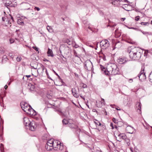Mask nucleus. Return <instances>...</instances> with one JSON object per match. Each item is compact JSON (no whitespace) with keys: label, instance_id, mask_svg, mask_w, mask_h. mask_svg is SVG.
Returning a JSON list of instances; mask_svg holds the SVG:
<instances>
[{"label":"nucleus","instance_id":"3c124183","mask_svg":"<svg viewBox=\"0 0 152 152\" xmlns=\"http://www.w3.org/2000/svg\"><path fill=\"white\" fill-rule=\"evenodd\" d=\"M123 0H112V1H113V2H114L115 1H122Z\"/></svg>","mask_w":152,"mask_h":152},{"label":"nucleus","instance_id":"a18cd8bd","mask_svg":"<svg viewBox=\"0 0 152 152\" xmlns=\"http://www.w3.org/2000/svg\"><path fill=\"white\" fill-rule=\"evenodd\" d=\"M127 42L129 43L132 44H133L134 43V42L133 41H128Z\"/></svg>","mask_w":152,"mask_h":152},{"label":"nucleus","instance_id":"f257e3e1","mask_svg":"<svg viewBox=\"0 0 152 152\" xmlns=\"http://www.w3.org/2000/svg\"><path fill=\"white\" fill-rule=\"evenodd\" d=\"M101 68L104 72V73L107 75H114L119 74V69L115 64L111 63L109 64L106 69L102 66Z\"/></svg>","mask_w":152,"mask_h":152},{"label":"nucleus","instance_id":"13d9d810","mask_svg":"<svg viewBox=\"0 0 152 152\" xmlns=\"http://www.w3.org/2000/svg\"><path fill=\"white\" fill-rule=\"evenodd\" d=\"M4 88L5 89H6L8 88V86L6 85L4 86Z\"/></svg>","mask_w":152,"mask_h":152},{"label":"nucleus","instance_id":"a878e982","mask_svg":"<svg viewBox=\"0 0 152 152\" xmlns=\"http://www.w3.org/2000/svg\"><path fill=\"white\" fill-rule=\"evenodd\" d=\"M75 130L76 133L77 134V136H79L80 133L81 131V129L77 128V129H75Z\"/></svg>","mask_w":152,"mask_h":152},{"label":"nucleus","instance_id":"0e129e2a","mask_svg":"<svg viewBox=\"0 0 152 152\" xmlns=\"http://www.w3.org/2000/svg\"><path fill=\"white\" fill-rule=\"evenodd\" d=\"M142 33L143 34H146V33H147V32H142Z\"/></svg>","mask_w":152,"mask_h":152},{"label":"nucleus","instance_id":"8fccbe9b","mask_svg":"<svg viewBox=\"0 0 152 152\" xmlns=\"http://www.w3.org/2000/svg\"><path fill=\"white\" fill-rule=\"evenodd\" d=\"M129 83H131L133 82V79H129Z\"/></svg>","mask_w":152,"mask_h":152},{"label":"nucleus","instance_id":"a19ab883","mask_svg":"<svg viewBox=\"0 0 152 152\" xmlns=\"http://www.w3.org/2000/svg\"><path fill=\"white\" fill-rule=\"evenodd\" d=\"M140 19V16H137L135 17V20L136 21H137L139 20Z\"/></svg>","mask_w":152,"mask_h":152},{"label":"nucleus","instance_id":"1a4fd4ad","mask_svg":"<svg viewBox=\"0 0 152 152\" xmlns=\"http://www.w3.org/2000/svg\"><path fill=\"white\" fill-rule=\"evenodd\" d=\"M116 135L118 136V139L117 140L119 142H121L122 139L126 140L127 138L126 135L124 133H118Z\"/></svg>","mask_w":152,"mask_h":152},{"label":"nucleus","instance_id":"052dcab7","mask_svg":"<svg viewBox=\"0 0 152 152\" xmlns=\"http://www.w3.org/2000/svg\"><path fill=\"white\" fill-rule=\"evenodd\" d=\"M53 72H54V73H55V74H56L59 77V76L58 75V74L57 73H56V72L53 70Z\"/></svg>","mask_w":152,"mask_h":152},{"label":"nucleus","instance_id":"bb28decb","mask_svg":"<svg viewBox=\"0 0 152 152\" xmlns=\"http://www.w3.org/2000/svg\"><path fill=\"white\" fill-rule=\"evenodd\" d=\"M62 123L63 124L66 125L67 124L68 125V124H69V120L67 121L66 119H64L62 120Z\"/></svg>","mask_w":152,"mask_h":152},{"label":"nucleus","instance_id":"aec40b11","mask_svg":"<svg viewBox=\"0 0 152 152\" xmlns=\"http://www.w3.org/2000/svg\"><path fill=\"white\" fill-rule=\"evenodd\" d=\"M94 121L96 126H101V123L97 120L94 119Z\"/></svg>","mask_w":152,"mask_h":152},{"label":"nucleus","instance_id":"412c9836","mask_svg":"<svg viewBox=\"0 0 152 152\" xmlns=\"http://www.w3.org/2000/svg\"><path fill=\"white\" fill-rule=\"evenodd\" d=\"M32 80H33L34 84L35 85H37L38 82L37 79L36 78V76H35L34 77H33V78H32Z\"/></svg>","mask_w":152,"mask_h":152},{"label":"nucleus","instance_id":"2eb2a0df","mask_svg":"<svg viewBox=\"0 0 152 152\" xmlns=\"http://www.w3.org/2000/svg\"><path fill=\"white\" fill-rule=\"evenodd\" d=\"M14 2L13 0H7L5 4V6L7 7L8 6L12 7L14 4L13 3Z\"/></svg>","mask_w":152,"mask_h":152},{"label":"nucleus","instance_id":"9d476101","mask_svg":"<svg viewBox=\"0 0 152 152\" xmlns=\"http://www.w3.org/2000/svg\"><path fill=\"white\" fill-rule=\"evenodd\" d=\"M128 61L127 58L124 57H120L118 58L117 61L120 64H123L126 63Z\"/></svg>","mask_w":152,"mask_h":152},{"label":"nucleus","instance_id":"49530a36","mask_svg":"<svg viewBox=\"0 0 152 152\" xmlns=\"http://www.w3.org/2000/svg\"><path fill=\"white\" fill-rule=\"evenodd\" d=\"M47 75L48 77V79L51 80H53L51 79V78L49 76L48 74H47Z\"/></svg>","mask_w":152,"mask_h":152},{"label":"nucleus","instance_id":"4c0bfd02","mask_svg":"<svg viewBox=\"0 0 152 152\" xmlns=\"http://www.w3.org/2000/svg\"><path fill=\"white\" fill-rule=\"evenodd\" d=\"M55 111L56 112H57L58 114L62 113L61 111L59 110H55Z\"/></svg>","mask_w":152,"mask_h":152},{"label":"nucleus","instance_id":"5701e85b","mask_svg":"<svg viewBox=\"0 0 152 152\" xmlns=\"http://www.w3.org/2000/svg\"><path fill=\"white\" fill-rule=\"evenodd\" d=\"M6 22H7V26H8L10 25V24H11L12 23V21L11 20V19H9V15L7 17V18L6 20Z\"/></svg>","mask_w":152,"mask_h":152},{"label":"nucleus","instance_id":"2f4dec72","mask_svg":"<svg viewBox=\"0 0 152 152\" xmlns=\"http://www.w3.org/2000/svg\"><path fill=\"white\" fill-rule=\"evenodd\" d=\"M81 85L83 88H86L87 87V85L84 83H82Z\"/></svg>","mask_w":152,"mask_h":152},{"label":"nucleus","instance_id":"4468645a","mask_svg":"<svg viewBox=\"0 0 152 152\" xmlns=\"http://www.w3.org/2000/svg\"><path fill=\"white\" fill-rule=\"evenodd\" d=\"M55 142L57 146V147H56L58 149H59L60 150H62L64 148L63 144L61 143L59 141L57 140H56V141H55Z\"/></svg>","mask_w":152,"mask_h":152},{"label":"nucleus","instance_id":"423d86ee","mask_svg":"<svg viewBox=\"0 0 152 152\" xmlns=\"http://www.w3.org/2000/svg\"><path fill=\"white\" fill-rule=\"evenodd\" d=\"M100 45L103 47V48L106 49L110 45L109 41L107 39H104L102 40L100 42Z\"/></svg>","mask_w":152,"mask_h":152},{"label":"nucleus","instance_id":"bf43d9fd","mask_svg":"<svg viewBox=\"0 0 152 152\" xmlns=\"http://www.w3.org/2000/svg\"><path fill=\"white\" fill-rule=\"evenodd\" d=\"M92 111L93 112H96V109H93L92 110Z\"/></svg>","mask_w":152,"mask_h":152},{"label":"nucleus","instance_id":"473e14b6","mask_svg":"<svg viewBox=\"0 0 152 152\" xmlns=\"http://www.w3.org/2000/svg\"><path fill=\"white\" fill-rule=\"evenodd\" d=\"M47 30L51 32L52 31V29L50 28V27L49 26H48L47 27Z\"/></svg>","mask_w":152,"mask_h":152},{"label":"nucleus","instance_id":"09e8293b","mask_svg":"<svg viewBox=\"0 0 152 152\" xmlns=\"http://www.w3.org/2000/svg\"><path fill=\"white\" fill-rule=\"evenodd\" d=\"M74 47H75V48H77L79 47V46L78 45L75 44Z\"/></svg>","mask_w":152,"mask_h":152},{"label":"nucleus","instance_id":"864d4df0","mask_svg":"<svg viewBox=\"0 0 152 152\" xmlns=\"http://www.w3.org/2000/svg\"><path fill=\"white\" fill-rule=\"evenodd\" d=\"M6 18L5 17H2V20L3 21H5V20Z\"/></svg>","mask_w":152,"mask_h":152},{"label":"nucleus","instance_id":"c03bdc74","mask_svg":"<svg viewBox=\"0 0 152 152\" xmlns=\"http://www.w3.org/2000/svg\"><path fill=\"white\" fill-rule=\"evenodd\" d=\"M148 50H145V52H144V56H145V55H147L148 53Z\"/></svg>","mask_w":152,"mask_h":152},{"label":"nucleus","instance_id":"f704fd0d","mask_svg":"<svg viewBox=\"0 0 152 152\" xmlns=\"http://www.w3.org/2000/svg\"><path fill=\"white\" fill-rule=\"evenodd\" d=\"M21 59V58L20 57H18L16 58V60L17 61H20Z\"/></svg>","mask_w":152,"mask_h":152},{"label":"nucleus","instance_id":"338daca9","mask_svg":"<svg viewBox=\"0 0 152 152\" xmlns=\"http://www.w3.org/2000/svg\"><path fill=\"white\" fill-rule=\"evenodd\" d=\"M11 83V81H10V82L8 83V85H10V84Z\"/></svg>","mask_w":152,"mask_h":152},{"label":"nucleus","instance_id":"c85d7f7f","mask_svg":"<svg viewBox=\"0 0 152 152\" xmlns=\"http://www.w3.org/2000/svg\"><path fill=\"white\" fill-rule=\"evenodd\" d=\"M34 86L33 85H31L30 87L29 88V90L31 91H33L34 89Z\"/></svg>","mask_w":152,"mask_h":152},{"label":"nucleus","instance_id":"5fc2aeb1","mask_svg":"<svg viewBox=\"0 0 152 152\" xmlns=\"http://www.w3.org/2000/svg\"><path fill=\"white\" fill-rule=\"evenodd\" d=\"M31 67H32V68H34V69H37V66L34 67V66H31Z\"/></svg>","mask_w":152,"mask_h":152},{"label":"nucleus","instance_id":"b1692460","mask_svg":"<svg viewBox=\"0 0 152 152\" xmlns=\"http://www.w3.org/2000/svg\"><path fill=\"white\" fill-rule=\"evenodd\" d=\"M18 24L23 25L24 24L23 21L21 19H18Z\"/></svg>","mask_w":152,"mask_h":152},{"label":"nucleus","instance_id":"603ef678","mask_svg":"<svg viewBox=\"0 0 152 152\" xmlns=\"http://www.w3.org/2000/svg\"><path fill=\"white\" fill-rule=\"evenodd\" d=\"M74 54L76 57H77V53L76 51H74Z\"/></svg>","mask_w":152,"mask_h":152},{"label":"nucleus","instance_id":"680f3d73","mask_svg":"<svg viewBox=\"0 0 152 152\" xmlns=\"http://www.w3.org/2000/svg\"><path fill=\"white\" fill-rule=\"evenodd\" d=\"M35 10L38 11V7H36L35 8Z\"/></svg>","mask_w":152,"mask_h":152},{"label":"nucleus","instance_id":"79ce46f5","mask_svg":"<svg viewBox=\"0 0 152 152\" xmlns=\"http://www.w3.org/2000/svg\"><path fill=\"white\" fill-rule=\"evenodd\" d=\"M48 134H46L45 135V137H44V139H45L46 138H48Z\"/></svg>","mask_w":152,"mask_h":152},{"label":"nucleus","instance_id":"f3484780","mask_svg":"<svg viewBox=\"0 0 152 152\" xmlns=\"http://www.w3.org/2000/svg\"><path fill=\"white\" fill-rule=\"evenodd\" d=\"M72 91L73 95L75 97L77 98L79 97V95L78 93H77V91H76V89L75 88H72Z\"/></svg>","mask_w":152,"mask_h":152},{"label":"nucleus","instance_id":"69168bd1","mask_svg":"<svg viewBox=\"0 0 152 152\" xmlns=\"http://www.w3.org/2000/svg\"><path fill=\"white\" fill-rule=\"evenodd\" d=\"M122 19L123 20V21H124V20H125V19H126V18H122Z\"/></svg>","mask_w":152,"mask_h":152},{"label":"nucleus","instance_id":"7ed1b4c3","mask_svg":"<svg viewBox=\"0 0 152 152\" xmlns=\"http://www.w3.org/2000/svg\"><path fill=\"white\" fill-rule=\"evenodd\" d=\"M85 68L87 71H93L94 68L91 62L89 60H87L84 63Z\"/></svg>","mask_w":152,"mask_h":152},{"label":"nucleus","instance_id":"4be33fe9","mask_svg":"<svg viewBox=\"0 0 152 152\" xmlns=\"http://www.w3.org/2000/svg\"><path fill=\"white\" fill-rule=\"evenodd\" d=\"M141 103L140 102H137L136 105L137 107V108L138 110H139L140 111V110L141 109Z\"/></svg>","mask_w":152,"mask_h":152},{"label":"nucleus","instance_id":"cd10ccee","mask_svg":"<svg viewBox=\"0 0 152 152\" xmlns=\"http://www.w3.org/2000/svg\"><path fill=\"white\" fill-rule=\"evenodd\" d=\"M66 42L69 45H71L72 44V42L68 39H66Z\"/></svg>","mask_w":152,"mask_h":152},{"label":"nucleus","instance_id":"ddd939ff","mask_svg":"<svg viewBox=\"0 0 152 152\" xmlns=\"http://www.w3.org/2000/svg\"><path fill=\"white\" fill-rule=\"evenodd\" d=\"M36 127L35 123L34 121H32L31 122V125H30L28 128H27V129H29L31 131H34Z\"/></svg>","mask_w":152,"mask_h":152},{"label":"nucleus","instance_id":"6e6552de","mask_svg":"<svg viewBox=\"0 0 152 152\" xmlns=\"http://www.w3.org/2000/svg\"><path fill=\"white\" fill-rule=\"evenodd\" d=\"M55 141L54 142L53 139H50L48 140L47 143V145H45L46 148L48 150H50V149L48 148V146L49 147H53L54 146V145L55 144Z\"/></svg>","mask_w":152,"mask_h":152},{"label":"nucleus","instance_id":"58836bf2","mask_svg":"<svg viewBox=\"0 0 152 152\" xmlns=\"http://www.w3.org/2000/svg\"><path fill=\"white\" fill-rule=\"evenodd\" d=\"M101 103L102 104H103L104 105L105 104V102H104V99H101Z\"/></svg>","mask_w":152,"mask_h":152},{"label":"nucleus","instance_id":"a211bd4d","mask_svg":"<svg viewBox=\"0 0 152 152\" xmlns=\"http://www.w3.org/2000/svg\"><path fill=\"white\" fill-rule=\"evenodd\" d=\"M22 4L25 7V9H28L29 8L30 4L27 2H23Z\"/></svg>","mask_w":152,"mask_h":152},{"label":"nucleus","instance_id":"72a5a7b5","mask_svg":"<svg viewBox=\"0 0 152 152\" xmlns=\"http://www.w3.org/2000/svg\"><path fill=\"white\" fill-rule=\"evenodd\" d=\"M3 59H4L5 61H7L8 60V59L7 58V57L6 55H4L3 57Z\"/></svg>","mask_w":152,"mask_h":152},{"label":"nucleus","instance_id":"f03ea898","mask_svg":"<svg viewBox=\"0 0 152 152\" xmlns=\"http://www.w3.org/2000/svg\"><path fill=\"white\" fill-rule=\"evenodd\" d=\"M128 52L130 58L133 60H139L143 53L142 50L137 47H132Z\"/></svg>","mask_w":152,"mask_h":152},{"label":"nucleus","instance_id":"de8ad7c7","mask_svg":"<svg viewBox=\"0 0 152 152\" xmlns=\"http://www.w3.org/2000/svg\"><path fill=\"white\" fill-rule=\"evenodd\" d=\"M110 126L112 127V129H114V127H113V124L112 123H110Z\"/></svg>","mask_w":152,"mask_h":152},{"label":"nucleus","instance_id":"774afa93","mask_svg":"<svg viewBox=\"0 0 152 152\" xmlns=\"http://www.w3.org/2000/svg\"><path fill=\"white\" fill-rule=\"evenodd\" d=\"M116 109L117 110H121V109H118V108H116Z\"/></svg>","mask_w":152,"mask_h":152},{"label":"nucleus","instance_id":"37998d69","mask_svg":"<svg viewBox=\"0 0 152 152\" xmlns=\"http://www.w3.org/2000/svg\"><path fill=\"white\" fill-rule=\"evenodd\" d=\"M33 48L35 50L37 51H38V48L37 47L34 46L33 47Z\"/></svg>","mask_w":152,"mask_h":152},{"label":"nucleus","instance_id":"f8f14e48","mask_svg":"<svg viewBox=\"0 0 152 152\" xmlns=\"http://www.w3.org/2000/svg\"><path fill=\"white\" fill-rule=\"evenodd\" d=\"M135 129L134 128L129 126H127L126 128V132L129 134H133Z\"/></svg>","mask_w":152,"mask_h":152},{"label":"nucleus","instance_id":"6e6d98bb","mask_svg":"<svg viewBox=\"0 0 152 152\" xmlns=\"http://www.w3.org/2000/svg\"><path fill=\"white\" fill-rule=\"evenodd\" d=\"M25 77H26L27 78H28L31 77V75H26L25 76Z\"/></svg>","mask_w":152,"mask_h":152},{"label":"nucleus","instance_id":"20e7f679","mask_svg":"<svg viewBox=\"0 0 152 152\" xmlns=\"http://www.w3.org/2000/svg\"><path fill=\"white\" fill-rule=\"evenodd\" d=\"M20 106L23 110L26 113L31 109V106L26 102H22L20 103Z\"/></svg>","mask_w":152,"mask_h":152},{"label":"nucleus","instance_id":"4d7b16f0","mask_svg":"<svg viewBox=\"0 0 152 152\" xmlns=\"http://www.w3.org/2000/svg\"><path fill=\"white\" fill-rule=\"evenodd\" d=\"M88 28L91 31H92L93 30L92 28L90 27L89 26H88Z\"/></svg>","mask_w":152,"mask_h":152},{"label":"nucleus","instance_id":"39448f33","mask_svg":"<svg viewBox=\"0 0 152 152\" xmlns=\"http://www.w3.org/2000/svg\"><path fill=\"white\" fill-rule=\"evenodd\" d=\"M139 80L141 81H143L146 78V75L144 72V68H142L141 70L138 75Z\"/></svg>","mask_w":152,"mask_h":152},{"label":"nucleus","instance_id":"dca6fc26","mask_svg":"<svg viewBox=\"0 0 152 152\" xmlns=\"http://www.w3.org/2000/svg\"><path fill=\"white\" fill-rule=\"evenodd\" d=\"M26 113L31 116H35L37 114L36 112L31 107V109H30Z\"/></svg>","mask_w":152,"mask_h":152},{"label":"nucleus","instance_id":"393cba45","mask_svg":"<svg viewBox=\"0 0 152 152\" xmlns=\"http://www.w3.org/2000/svg\"><path fill=\"white\" fill-rule=\"evenodd\" d=\"M130 7V5H128V4H124V5H123V6H122V8H124V10H126L127 11H129V10H128L127 9L125 8H126L127 7Z\"/></svg>","mask_w":152,"mask_h":152},{"label":"nucleus","instance_id":"6ab92c4d","mask_svg":"<svg viewBox=\"0 0 152 152\" xmlns=\"http://www.w3.org/2000/svg\"><path fill=\"white\" fill-rule=\"evenodd\" d=\"M47 54H48V56H51V57H53V56L52 50L50 49L49 48H48L47 52Z\"/></svg>","mask_w":152,"mask_h":152},{"label":"nucleus","instance_id":"c756f323","mask_svg":"<svg viewBox=\"0 0 152 152\" xmlns=\"http://www.w3.org/2000/svg\"><path fill=\"white\" fill-rule=\"evenodd\" d=\"M9 19H11V20L12 21V23H13L14 22V19L13 17L11 15H9Z\"/></svg>","mask_w":152,"mask_h":152},{"label":"nucleus","instance_id":"9b49d317","mask_svg":"<svg viewBox=\"0 0 152 152\" xmlns=\"http://www.w3.org/2000/svg\"><path fill=\"white\" fill-rule=\"evenodd\" d=\"M23 123L26 126V128H28L30 125H31V122L29 121L28 118L25 117L23 118Z\"/></svg>","mask_w":152,"mask_h":152},{"label":"nucleus","instance_id":"7c9ffc66","mask_svg":"<svg viewBox=\"0 0 152 152\" xmlns=\"http://www.w3.org/2000/svg\"><path fill=\"white\" fill-rule=\"evenodd\" d=\"M142 25H144V26H148L149 25V23H148L146 22H142L141 23H140Z\"/></svg>","mask_w":152,"mask_h":152},{"label":"nucleus","instance_id":"e433bc0d","mask_svg":"<svg viewBox=\"0 0 152 152\" xmlns=\"http://www.w3.org/2000/svg\"><path fill=\"white\" fill-rule=\"evenodd\" d=\"M113 121L115 124H117V120H116L115 118H113Z\"/></svg>","mask_w":152,"mask_h":152},{"label":"nucleus","instance_id":"c9c22d12","mask_svg":"<svg viewBox=\"0 0 152 152\" xmlns=\"http://www.w3.org/2000/svg\"><path fill=\"white\" fill-rule=\"evenodd\" d=\"M128 28L130 29H134V30H136L137 31H139L140 30L139 29H138V28H134V27H130V28Z\"/></svg>","mask_w":152,"mask_h":152},{"label":"nucleus","instance_id":"ea45409f","mask_svg":"<svg viewBox=\"0 0 152 152\" xmlns=\"http://www.w3.org/2000/svg\"><path fill=\"white\" fill-rule=\"evenodd\" d=\"M10 43L12 44V43H13L14 42V40L13 39H11L10 40Z\"/></svg>","mask_w":152,"mask_h":152},{"label":"nucleus","instance_id":"0eeeda50","mask_svg":"<svg viewBox=\"0 0 152 152\" xmlns=\"http://www.w3.org/2000/svg\"><path fill=\"white\" fill-rule=\"evenodd\" d=\"M68 126L70 128L73 129L74 130L78 128V126L75 124V121L72 119L69 120Z\"/></svg>","mask_w":152,"mask_h":152},{"label":"nucleus","instance_id":"e2e57ef3","mask_svg":"<svg viewBox=\"0 0 152 152\" xmlns=\"http://www.w3.org/2000/svg\"><path fill=\"white\" fill-rule=\"evenodd\" d=\"M34 119H36V120H37L38 118L37 117L35 116L34 117Z\"/></svg>","mask_w":152,"mask_h":152}]
</instances>
